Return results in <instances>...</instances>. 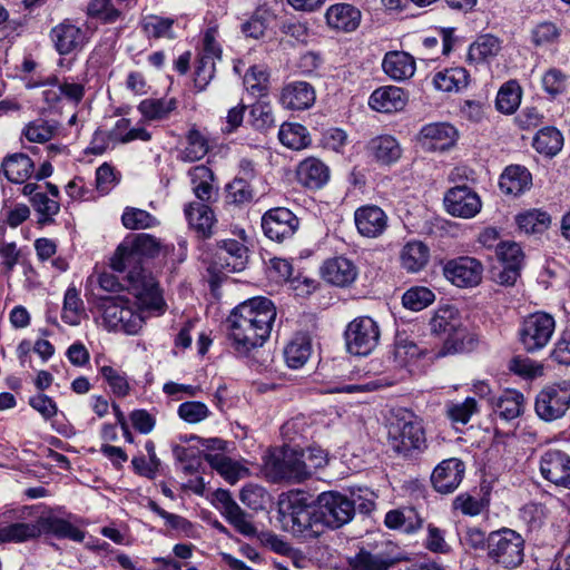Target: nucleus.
Returning a JSON list of instances; mask_svg holds the SVG:
<instances>
[{"mask_svg":"<svg viewBox=\"0 0 570 570\" xmlns=\"http://www.w3.org/2000/svg\"><path fill=\"white\" fill-rule=\"evenodd\" d=\"M495 413L505 421L521 415L523 411V395L518 391H505L494 403Z\"/></svg>","mask_w":570,"mask_h":570,"instance_id":"41","label":"nucleus"},{"mask_svg":"<svg viewBox=\"0 0 570 570\" xmlns=\"http://www.w3.org/2000/svg\"><path fill=\"white\" fill-rule=\"evenodd\" d=\"M382 68L394 80H405L415 72L413 57L404 51H390L385 55Z\"/></svg>","mask_w":570,"mask_h":570,"instance_id":"28","label":"nucleus"},{"mask_svg":"<svg viewBox=\"0 0 570 570\" xmlns=\"http://www.w3.org/2000/svg\"><path fill=\"white\" fill-rule=\"evenodd\" d=\"M160 252V242L149 234H138L132 240L125 239L111 258V268L127 271L128 289L154 309H160L164 301L155 278L142 266V258H153Z\"/></svg>","mask_w":570,"mask_h":570,"instance_id":"1","label":"nucleus"},{"mask_svg":"<svg viewBox=\"0 0 570 570\" xmlns=\"http://www.w3.org/2000/svg\"><path fill=\"white\" fill-rule=\"evenodd\" d=\"M173 24L174 19L163 18L154 14L145 17L141 21L144 32L148 37L153 38L173 39L175 37L173 32Z\"/></svg>","mask_w":570,"mask_h":570,"instance_id":"47","label":"nucleus"},{"mask_svg":"<svg viewBox=\"0 0 570 570\" xmlns=\"http://www.w3.org/2000/svg\"><path fill=\"white\" fill-rule=\"evenodd\" d=\"M298 225V218L284 207L272 208L262 218L264 234L269 239L279 243L291 238L297 230Z\"/></svg>","mask_w":570,"mask_h":570,"instance_id":"13","label":"nucleus"},{"mask_svg":"<svg viewBox=\"0 0 570 570\" xmlns=\"http://www.w3.org/2000/svg\"><path fill=\"white\" fill-rule=\"evenodd\" d=\"M219 245L232 257V262L228 263V273L243 271L248 259L247 247L236 239H224Z\"/></svg>","mask_w":570,"mask_h":570,"instance_id":"49","label":"nucleus"},{"mask_svg":"<svg viewBox=\"0 0 570 570\" xmlns=\"http://www.w3.org/2000/svg\"><path fill=\"white\" fill-rule=\"evenodd\" d=\"M517 223L519 228L527 234H541L549 228L551 217L543 210L532 209L518 215Z\"/></svg>","mask_w":570,"mask_h":570,"instance_id":"42","label":"nucleus"},{"mask_svg":"<svg viewBox=\"0 0 570 570\" xmlns=\"http://www.w3.org/2000/svg\"><path fill=\"white\" fill-rule=\"evenodd\" d=\"M355 510V502L340 492H323L316 500V518L322 525L331 529H338L348 523Z\"/></svg>","mask_w":570,"mask_h":570,"instance_id":"8","label":"nucleus"},{"mask_svg":"<svg viewBox=\"0 0 570 570\" xmlns=\"http://www.w3.org/2000/svg\"><path fill=\"white\" fill-rule=\"evenodd\" d=\"M314 87L306 81H291L282 88L281 105L288 110H305L315 102Z\"/></svg>","mask_w":570,"mask_h":570,"instance_id":"18","label":"nucleus"},{"mask_svg":"<svg viewBox=\"0 0 570 570\" xmlns=\"http://www.w3.org/2000/svg\"><path fill=\"white\" fill-rule=\"evenodd\" d=\"M208 153V144L205 137L197 130L191 129L187 136V146L184 150V159L196 161Z\"/></svg>","mask_w":570,"mask_h":570,"instance_id":"56","label":"nucleus"},{"mask_svg":"<svg viewBox=\"0 0 570 570\" xmlns=\"http://www.w3.org/2000/svg\"><path fill=\"white\" fill-rule=\"evenodd\" d=\"M83 311V303L75 287L68 288L65 294L62 320L69 325H78Z\"/></svg>","mask_w":570,"mask_h":570,"instance_id":"51","label":"nucleus"},{"mask_svg":"<svg viewBox=\"0 0 570 570\" xmlns=\"http://www.w3.org/2000/svg\"><path fill=\"white\" fill-rule=\"evenodd\" d=\"M217 57L199 55L195 69V86L204 90L215 76V61Z\"/></svg>","mask_w":570,"mask_h":570,"instance_id":"52","label":"nucleus"},{"mask_svg":"<svg viewBox=\"0 0 570 570\" xmlns=\"http://www.w3.org/2000/svg\"><path fill=\"white\" fill-rule=\"evenodd\" d=\"M435 299L434 293L424 286L409 288L402 296L403 306L411 311H422Z\"/></svg>","mask_w":570,"mask_h":570,"instance_id":"44","label":"nucleus"},{"mask_svg":"<svg viewBox=\"0 0 570 570\" xmlns=\"http://www.w3.org/2000/svg\"><path fill=\"white\" fill-rule=\"evenodd\" d=\"M395 560L385 553H372L365 549L348 558V566L352 570H389Z\"/></svg>","mask_w":570,"mask_h":570,"instance_id":"35","label":"nucleus"},{"mask_svg":"<svg viewBox=\"0 0 570 570\" xmlns=\"http://www.w3.org/2000/svg\"><path fill=\"white\" fill-rule=\"evenodd\" d=\"M40 537L39 515L29 522L0 525V542L21 543Z\"/></svg>","mask_w":570,"mask_h":570,"instance_id":"31","label":"nucleus"},{"mask_svg":"<svg viewBox=\"0 0 570 570\" xmlns=\"http://www.w3.org/2000/svg\"><path fill=\"white\" fill-rule=\"evenodd\" d=\"M325 462L326 459L322 451H317V454H314L313 450L307 452L285 451L282 458H271L265 463V473L273 482L285 480L302 482Z\"/></svg>","mask_w":570,"mask_h":570,"instance_id":"3","label":"nucleus"},{"mask_svg":"<svg viewBox=\"0 0 570 570\" xmlns=\"http://www.w3.org/2000/svg\"><path fill=\"white\" fill-rule=\"evenodd\" d=\"M478 410L476 401L473 397H466L461 403H450L446 406L449 419L455 423L466 424L472 414Z\"/></svg>","mask_w":570,"mask_h":570,"instance_id":"58","label":"nucleus"},{"mask_svg":"<svg viewBox=\"0 0 570 570\" xmlns=\"http://www.w3.org/2000/svg\"><path fill=\"white\" fill-rule=\"evenodd\" d=\"M459 134L449 122H433L423 126L419 132V142L428 151H445L452 148Z\"/></svg>","mask_w":570,"mask_h":570,"instance_id":"15","label":"nucleus"},{"mask_svg":"<svg viewBox=\"0 0 570 570\" xmlns=\"http://www.w3.org/2000/svg\"><path fill=\"white\" fill-rule=\"evenodd\" d=\"M278 139L284 146L294 150H301L311 145L308 130L296 122H284L279 128Z\"/></svg>","mask_w":570,"mask_h":570,"instance_id":"37","label":"nucleus"},{"mask_svg":"<svg viewBox=\"0 0 570 570\" xmlns=\"http://www.w3.org/2000/svg\"><path fill=\"white\" fill-rule=\"evenodd\" d=\"M563 146V136L556 127L540 129L533 139V147L540 154L556 156Z\"/></svg>","mask_w":570,"mask_h":570,"instance_id":"40","label":"nucleus"},{"mask_svg":"<svg viewBox=\"0 0 570 570\" xmlns=\"http://www.w3.org/2000/svg\"><path fill=\"white\" fill-rule=\"evenodd\" d=\"M276 314L273 302L263 296L249 298L236 306L226 321L234 348L247 354L262 346L271 335Z\"/></svg>","mask_w":570,"mask_h":570,"instance_id":"2","label":"nucleus"},{"mask_svg":"<svg viewBox=\"0 0 570 570\" xmlns=\"http://www.w3.org/2000/svg\"><path fill=\"white\" fill-rule=\"evenodd\" d=\"M426 353V348L420 347L414 341L397 335L394 343V358L400 365H406Z\"/></svg>","mask_w":570,"mask_h":570,"instance_id":"45","label":"nucleus"},{"mask_svg":"<svg viewBox=\"0 0 570 570\" xmlns=\"http://www.w3.org/2000/svg\"><path fill=\"white\" fill-rule=\"evenodd\" d=\"M542 476L558 487L570 489V456L559 450L546 452L540 462Z\"/></svg>","mask_w":570,"mask_h":570,"instance_id":"17","label":"nucleus"},{"mask_svg":"<svg viewBox=\"0 0 570 570\" xmlns=\"http://www.w3.org/2000/svg\"><path fill=\"white\" fill-rule=\"evenodd\" d=\"M50 37L57 51L63 56L82 49L87 41L85 31L69 21L53 27Z\"/></svg>","mask_w":570,"mask_h":570,"instance_id":"19","label":"nucleus"},{"mask_svg":"<svg viewBox=\"0 0 570 570\" xmlns=\"http://www.w3.org/2000/svg\"><path fill=\"white\" fill-rule=\"evenodd\" d=\"M495 252L502 265L521 266L523 255L521 247L517 243H500Z\"/></svg>","mask_w":570,"mask_h":570,"instance_id":"63","label":"nucleus"},{"mask_svg":"<svg viewBox=\"0 0 570 570\" xmlns=\"http://www.w3.org/2000/svg\"><path fill=\"white\" fill-rule=\"evenodd\" d=\"M389 443L395 452L405 458L421 453L426 448L422 423L412 413L397 417L389 426Z\"/></svg>","mask_w":570,"mask_h":570,"instance_id":"7","label":"nucleus"},{"mask_svg":"<svg viewBox=\"0 0 570 570\" xmlns=\"http://www.w3.org/2000/svg\"><path fill=\"white\" fill-rule=\"evenodd\" d=\"M98 308L102 313L106 327L110 331H121L126 334H137L144 324V317L136 309V303H131L121 295L98 297Z\"/></svg>","mask_w":570,"mask_h":570,"instance_id":"5","label":"nucleus"},{"mask_svg":"<svg viewBox=\"0 0 570 570\" xmlns=\"http://www.w3.org/2000/svg\"><path fill=\"white\" fill-rule=\"evenodd\" d=\"M521 101V88L515 81L505 82L497 96V108L503 114H513Z\"/></svg>","mask_w":570,"mask_h":570,"instance_id":"43","label":"nucleus"},{"mask_svg":"<svg viewBox=\"0 0 570 570\" xmlns=\"http://www.w3.org/2000/svg\"><path fill=\"white\" fill-rule=\"evenodd\" d=\"M368 149L374 158L383 165L395 163L402 154L400 144L390 135L373 138L368 142Z\"/></svg>","mask_w":570,"mask_h":570,"instance_id":"33","label":"nucleus"},{"mask_svg":"<svg viewBox=\"0 0 570 570\" xmlns=\"http://www.w3.org/2000/svg\"><path fill=\"white\" fill-rule=\"evenodd\" d=\"M322 275L326 282L335 286L345 287L356 279L357 268L353 262L340 256L327 259L324 263Z\"/></svg>","mask_w":570,"mask_h":570,"instance_id":"23","label":"nucleus"},{"mask_svg":"<svg viewBox=\"0 0 570 570\" xmlns=\"http://www.w3.org/2000/svg\"><path fill=\"white\" fill-rule=\"evenodd\" d=\"M384 523L390 529L412 533L422 527L423 520L414 508H403L389 511Z\"/></svg>","mask_w":570,"mask_h":570,"instance_id":"34","label":"nucleus"},{"mask_svg":"<svg viewBox=\"0 0 570 570\" xmlns=\"http://www.w3.org/2000/svg\"><path fill=\"white\" fill-rule=\"evenodd\" d=\"M344 336L348 353L366 356L377 346L381 331L372 317L360 316L348 323Z\"/></svg>","mask_w":570,"mask_h":570,"instance_id":"9","label":"nucleus"},{"mask_svg":"<svg viewBox=\"0 0 570 570\" xmlns=\"http://www.w3.org/2000/svg\"><path fill=\"white\" fill-rule=\"evenodd\" d=\"M570 409V383L562 382L544 386L535 396L534 410L546 422L564 416Z\"/></svg>","mask_w":570,"mask_h":570,"instance_id":"10","label":"nucleus"},{"mask_svg":"<svg viewBox=\"0 0 570 570\" xmlns=\"http://www.w3.org/2000/svg\"><path fill=\"white\" fill-rule=\"evenodd\" d=\"M429 258L430 249L420 240L406 243L400 253L401 265L410 273H416L423 269L426 266Z\"/></svg>","mask_w":570,"mask_h":570,"instance_id":"32","label":"nucleus"},{"mask_svg":"<svg viewBox=\"0 0 570 570\" xmlns=\"http://www.w3.org/2000/svg\"><path fill=\"white\" fill-rule=\"evenodd\" d=\"M531 185L532 176L530 171L520 165L508 166L502 173L499 181L502 193L514 196L524 193Z\"/></svg>","mask_w":570,"mask_h":570,"instance_id":"27","label":"nucleus"},{"mask_svg":"<svg viewBox=\"0 0 570 570\" xmlns=\"http://www.w3.org/2000/svg\"><path fill=\"white\" fill-rule=\"evenodd\" d=\"M465 474V464L458 458L441 461L431 474L434 490L442 494L454 492L461 484Z\"/></svg>","mask_w":570,"mask_h":570,"instance_id":"16","label":"nucleus"},{"mask_svg":"<svg viewBox=\"0 0 570 570\" xmlns=\"http://www.w3.org/2000/svg\"><path fill=\"white\" fill-rule=\"evenodd\" d=\"M177 106L176 98H148L139 104L138 110L148 120H165L177 109Z\"/></svg>","mask_w":570,"mask_h":570,"instance_id":"39","label":"nucleus"},{"mask_svg":"<svg viewBox=\"0 0 570 570\" xmlns=\"http://www.w3.org/2000/svg\"><path fill=\"white\" fill-rule=\"evenodd\" d=\"M554 328L556 322L550 314L533 313L522 322L519 332L521 344L529 353L540 351L550 342Z\"/></svg>","mask_w":570,"mask_h":570,"instance_id":"11","label":"nucleus"},{"mask_svg":"<svg viewBox=\"0 0 570 570\" xmlns=\"http://www.w3.org/2000/svg\"><path fill=\"white\" fill-rule=\"evenodd\" d=\"M327 26L336 31H354L361 22V11L350 3H335L325 13Z\"/></svg>","mask_w":570,"mask_h":570,"instance_id":"20","label":"nucleus"},{"mask_svg":"<svg viewBox=\"0 0 570 570\" xmlns=\"http://www.w3.org/2000/svg\"><path fill=\"white\" fill-rule=\"evenodd\" d=\"M206 462L216 470L228 483L235 484L247 470L222 453H206Z\"/></svg>","mask_w":570,"mask_h":570,"instance_id":"38","label":"nucleus"},{"mask_svg":"<svg viewBox=\"0 0 570 570\" xmlns=\"http://www.w3.org/2000/svg\"><path fill=\"white\" fill-rule=\"evenodd\" d=\"M387 217L377 206H364L355 212V225L361 235L377 237L386 228Z\"/></svg>","mask_w":570,"mask_h":570,"instance_id":"21","label":"nucleus"},{"mask_svg":"<svg viewBox=\"0 0 570 570\" xmlns=\"http://www.w3.org/2000/svg\"><path fill=\"white\" fill-rule=\"evenodd\" d=\"M122 225L128 229H146L158 224L156 217L144 209L127 207L121 216Z\"/></svg>","mask_w":570,"mask_h":570,"instance_id":"50","label":"nucleus"},{"mask_svg":"<svg viewBox=\"0 0 570 570\" xmlns=\"http://www.w3.org/2000/svg\"><path fill=\"white\" fill-rule=\"evenodd\" d=\"M227 195L235 204L249 203L254 197L253 189L245 178H235L228 184Z\"/></svg>","mask_w":570,"mask_h":570,"instance_id":"60","label":"nucleus"},{"mask_svg":"<svg viewBox=\"0 0 570 570\" xmlns=\"http://www.w3.org/2000/svg\"><path fill=\"white\" fill-rule=\"evenodd\" d=\"M560 29L549 21L538 23L531 31V41L535 47H547L558 41Z\"/></svg>","mask_w":570,"mask_h":570,"instance_id":"54","label":"nucleus"},{"mask_svg":"<svg viewBox=\"0 0 570 570\" xmlns=\"http://www.w3.org/2000/svg\"><path fill=\"white\" fill-rule=\"evenodd\" d=\"M444 205L450 215L461 218L474 217L482 207L479 195L465 185L449 189Z\"/></svg>","mask_w":570,"mask_h":570,"instance_id":"14","label":"nucleus"},{"mask_svg":"<svg viewBox=\"0 0 570 570\" xmlns=\"http://www.w3.org/2000/svg\"><path fill=\"white\" fill-rule=\"evenodd\" d=\"M23 134L29 141L46 142L51 139L53 131L47 121L38 119L28 124Z\"/></svg>","mask_w":570,"mask_h":570,"instance_id":"62","label":"nucleus"},{"mask_svg":"<svg viewBox=\"0 0 570 570\" xmlns=\"http://www.w3.org/2000/svg\"><path fill=\"white\" fill-rule=\"evenodd\" d=\"M461 327L462 322L459 311L450 305L439 308L430 320L432 333L439 335L458 336L459 332L462 331Z\"/></svg>","mask_w":570,"mask_h":570,"instance_id":"30","label":"nucleus"},{"mask_svg":"<svg viewBox=\"0 0 570 570\" xmlns=\"http://www.w3.org/2000/svg\"><path fill=\"white\" fill-rule=\"evenodd\" d=\"M33 169L35 164L28 155L16 153L3 158L0 171L9 181L22 184L31 176Z\"/></svg>","mask_w":570,"mask_h":570,"instance_id":"26","label":"nucleus"},{"mask_svg":"<svg viewBox=\"0 0 570 570\" xmlns=\"http://www.w3.org/2000/svg\"><path fill=\"white\" fill-rule=\"evenodd\" d=\"M311 355V345L304 337L293 340L284 350L287 365L292 368L303 366Z\"/></svg>","mask_w":570,"mask_h":570,"instance_id":"46","label":"nucleus"},{"mask_svg":"<svg viewBox=\"0 0 570 570\" xmlns=\"http://www.w3.org/2000/svg\"><path fill=\"white\" fill-rule=\"evenodd\" d=\"M488 558L505 569H515L524 558V539L517 531L502 528L487 537Z\"/></svg>","mask_w":570,"mask_h":570,"instance_id":"6","label":"nucleus"},{"mask_svg":"<svg viewBox=\"0 0 570 570\" xmlns=\"http://www.w3.org/2000/svg\"><path fill=\"white\" fill-rule=\"evenodd\" d=\"M249 118L252 126L261 131H265L275 125L273 109L271 105L266 102H257L253 105Z\"/></svg>","mask_w":570,"mask_h":570,"instance_id":"55","label":"nucleus"},{"mask_svg":"<svg viewBox=\"0 0 570 570\" xmlns=\"http://www.w3.org/2000/svg\"><path fill=\"white\" fill-rule=\"evenodd\" d=\"M178 414L188 423H198L208 416L209 410L202 402H185L179 405Z\"/></svg>","mask_w":570,"mask_h":570,"instance_id":"61","label":"nucleus"},{"mask_svg":"<svg viewBox=\"0 0 570 570\" xmlns=\"http://www.w3.org/2000/svg\"><path fill=\"white\" fill-rule=\"evenodd\" d=\"M87 13L100 19L104 23H114L121 14L111 0H91L87 7Z\"/></svg>","mask_w":570,"mask_h":570,"instance_id":"57","label":"nucleus"},{"mask_svg":"<svg viewBox=\"0 0 570 570\" xmlns=\"http://www.w3.org/2000/svg\"><path fill=\"white\" fill-rule=\"evenodd\" d=\"M468 73L463 68H453L439 72L434 77L435 87L442 91L459 90L468 85Z\"/></svg>","mask_w":570,"mask_h":570,"instance_id":"48","label":"nucleus"},{"mask_svg":"<svg viewBox=\"0 0 570 570\" xmlns=\"http://www.w3.org/2000/svg\"><path fill=\"white\" fill-rule=\"evenodd\" d=\"M185 215L189 226L202 238L212 236L214 225V214L208 205L202 202H193L185 208Z\"/></svg>","mask_w":570,"mask_h":570,"instance_id":"29","label":"nucleus"},{"mask_svg":"<svg viewBox=\"0 0 570 570\" xmlns=\"http://www.w3.org/2000/svg\"><path fill=\"white\" fill-rule=\"evenodd\" d=\"M267 69L263 66L250 67L244 77V83L253 92L259 96L264 95L268 82Z\"/></svg>","mask_w":570,"mask_h":570,"instance_id":"59","label":"nucleus"},{"mask_svg":"<svg viewBox=\"0 0 570 570\" xmlns=\"http://www.w3.org/2000/svg\"><path fill=\"white\" fill-rule=\"evenodd\" d=\"M407 101L404 90L395 86H384L374 90L368 105L380 112H395L402 110Z\"/></svg>","mask_w":570,"mask_h":570,"instance_id":"22","label":"nucleus"},{"mask_svg":"<svg viewBox=\"0 0 570 570\" xmlns=\"http://www.w3.org/2000/svg\"><path fill=\"white\" fill-rule=\"evenodd\" d=\"M297 179L306 188L320 189L328 181L330 169L322 160L309 157L299 163Z\"/></svg>","mask_w":570,"mask_h":570,"instance_id":"24","label":"nucleus"},{"mask_svg":"<svg viewBox=\"0 0 570 570\" xmlns=\"http://www.w3.org/2000/svg\"><path fill=\"white\" fill-rule=\"evenodd\" d=\"M102 377L108 382L112 392L118 396H125L129 392V384L125 376L111 366H102L100 370Z\"/></svg>","mask_w":570,"mask_h":570,"instance_id":"64","label":"nucleus"},{"mask_svg":"<svg viewBox=\"0 0 570 570\" xmlns=\"http://www.w3.org/2000/svg\"><path fill=\"white\" fill-rule=\"evenodd\" d=\"M278 513L284 527L294 534L320 533V519L316 518V502L311 501V497L305 492H289L282 495L278 500Z\"/></svg>","mask_w":570,"mask_h":570,"instance_id":"4","label":"nucleus"},{"mask_svg":"<svg viewBox=\"0 0 570 570\" xmlns=\"http://www.w3.org/2000/svg\"><path fill=\"white\" fill-rule=\"evenodd\" d=\"M40 534L51 533L59 539H70L81 542L85 533L69 521L58 518L52 513H41L39 515Z\"/></svg>","mask_w":570,"mask_h":570,"instance_id":"25","label":"nucleus"},{"mask_svg":"<svg viewBox=\"0 0 570 570\" xmlns=\"http://www.w3.org/2000/svg\"><path fill=\"white\" fill-rule=\"evenodd\" d=\"M191 176L196 197L202 203L209 200L213 194V185L205 180V178H212L213 174L210 169L204 165L196 166L191 171Z\"/></svg>","mask_w":570,"mask_h":570,"instance_id":"53","label":"nucleus"},{"mask_svg":"<svg viewBox=\"0 0 570 570\" xmlns=\"http://www.w3.org/2000/svg\"><path fill=\"white\" fill-rule=\"evenodd\" d=\"M443 275L456 287L471 288L481 283L483 265L474 257L460 256L444 264Z\"/></svg>","mask_w":570,"mask_h":570,"instance_id":"12","label":"nucleus"},{"mask_svg":"<svg viewBox=\"0 0 570 570\" xmlns=\"http://www.w3.org/2000/svg\"><path fill=\"white\" fill-rule=\"evenodd\" d=\"M501 50V41L498 37L487 33L481 35L471 43L468 59L471 62L480 63L495 57Z\"/></svg>","mask_w":570,"mask_h":570,"instance_id":"36","label":"nucleus"}]
</instances>
